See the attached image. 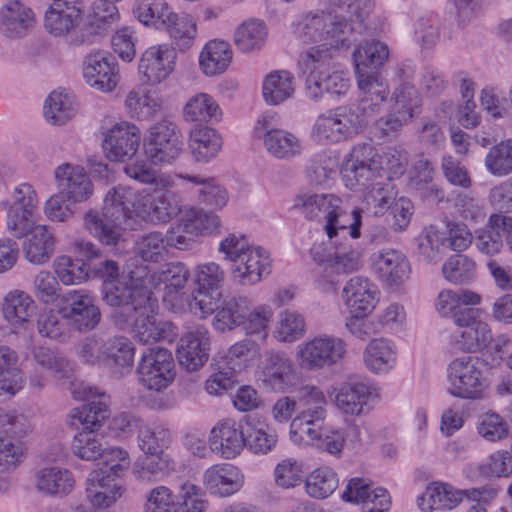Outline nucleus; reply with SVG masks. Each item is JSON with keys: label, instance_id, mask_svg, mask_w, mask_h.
<instances>
[{"label": "nucleus", "instance_id": "f257e3e1", "mask_svg": "<svg viewBox=\"0 0 512 512\" xmlns=\"http://www.w3.org/2000/svg\"><path fill=\"white\" fill-rule=\"evenodd\" d=\"M106 12L83 20L81 0H51L45 12L44 27L49 34L64 37L69 45H90L111 32L119 19L116 6L108 5Z\"/></svg>", "mask_w": 512, "mask_h": 512}, {"label": "nucleus", "instance_id": "f03ea898", "mask_svg": "<svg viewBox=\"0 0 512 512\" xmlns=\"http://www.w3.org/2000/svg\"><path fill=\"white\" fill-rule=\"evenodd\" d=\"M299 67L306 74L305 89L311 100L318 101L324 94L340 98L350 89L348 72L339 68L333 49L327 44L310 47L302 53Z\"/></svg>", "mask_w": 512, "mask_h": 512}, {"label": "nucleus", "instance_id": "7ed1b4c3", "mask_svg": "<svg viewBox=\"0 0 512 512\" xmlns=\"http://www.w3.org/2000/svg\"><path fill=\"white\" fill-rule=\"evenodd\" d=\"M407 166V153L395 147H381L376 150L369 143H360L350 153L344 177L355 186L367 187L376 177L392 179L404 174Z\"/></svg>", "mask_w": 512, "mask_h": 512}, {"label": "nucleus", "instance_id": "20e7f679", "mask_svg": "<svg viewBox=\"0 0 512 512\" xmlns=\"http://www.w3.org/2000/svg\"><path fill=\"white\" fill-rule=\"evenodd\" d=\"M87 402L71 411V426L78 430L72 441V452L82 460L94 461L103 453V438L96 433L108 417L109 396L88 389Z\"/></svg>", "mask_w": 512, "mask_h": 512}, {"label": "nucleus", "instance_id": "39448f33", "mask_svg": "<svg viewBox=\"0 0 512 512\" xmlns=\"http://www.w3.org/2000/svg\"><path fill=\"white\" fill-rule=\"evenodd\" d=\"M296 206L304 216L313 221H325L323 227L329 239L346 237L353 239L360 237L362 215L359 209L346 213L342 209V200L334 194L304 193L296 198Z\"/></svg>", "mask_w": 512, "mask_h": 512}, {"label": "nucleus", "instance_id": "423d86ee", "mask_svg": "<svg viewBox=\"0 0 512 512\" xmlns=\"http://www.w3.org/2000/svg\"><path fill=\"white\" fill-rule=\"evenodd\" d=\"M99 458L101 463L87 478L86 494L96 507H110L121 496L117 479L128 470L130 459L127 451L118 447L103 448Z\"/></svg>", "mask_w": 512, "mask_h": 512}, {"label": "nucleus", "instance_id": "0eeeda50", "mask_svg": "<svg viewBox=\"0 0 512 512\" xmlns=\"http://www.w3.org/2000/svg\"><path fill=\"white\" fill-rule=\"evenodd\" d=\"M219 252L232 262L234 280L253 285L271 272L269 255L261 247H252L243 235L230 234L220 242Z\"/></svg>", "mask_w": 512, "mask_h": 512}, {"label": "nucleus", "instance_id": "6e6552de", "mask_svg": "<svg viewBox=\"0 0 512 512\" xmlns=\"http://www.w3.org/2000/svg\"><path fill=\"white\" fill-rule=\"evenodd\" d=\"M154 292L148 288L145 275L138 276L132 272L128 279L106 281L103 285V300L109 306L115 307L112 313L113 323L121 330L127 328V323L133 312L138 309L141 298H150Z\"/></svg>", "mask_w": 512, "mask_h": 512}, {"label": "nucleus", "instance_id": "1a4fd4ad", "mask_svg": "<svg viewBox=\"0 0 512 512\" xmlns=\"http://www.w3.org/2000/svg\"><path fill=\"white\" fill-rule=\"evenodd\" d=\"M487 363L479 357L454 359L447 368L448 392L462 399H480L488 387Z\"/></svg>", "mask_w": 512, "mask_h": 512}, {"label": "nucleus", "instance_id": "9d476101", "mask_svg": "<svg viewBox=\"0 0 512 512\" xmlns=\"http://www.w3.org/2000/svg\"><path fill=\"white\" fill-rule=\"evenodd\" d=\"M363 121L354 106H339L316 118L312 136L319 143H339L358 134L363 127Z\"/></svg>", "mask_w": 512, "mask_h": 512}, {"label": "nucleus", "instance_id": "9b49d317", "mask_svg": "<svg viewBox=\"0 0 512 512\" xmlns=\"http://www.w3.org/2000/svg\"><path fill=\"white\" fill-rule=\"evenodd\" d=\"M189 276L188 268L181 262H172L162 270L145 273L148 288L152 292H162L164 307L175 313L182 312L192 301L184 292Z\"/></svg>", "mask_w": 512, "mask_h": 512}, {"label": "nucleus", "instance_id": "f8f14e48", "mask_svg": "<svg viewBox=\"0 0 512 512\" xmlns=\"http://www.w3.org/2000/svg\"><path fill=\"white\" fill-rule=\"evenodd\" d=\"M250 307L251 301L246 296L231 297L221 301L220 297L202 295L201 298H196L189 303V311L200 318L215 313L214 327L222 332L241 326Z\"/></svg>", "mask_w": 512, "mask_h": 512}, {"label": "nucleus", "instance_id": "ddd939ff", "mask_svg": "<svg viewBox=\"0 0 512 512\" xmlns=\"http://www.w3.org/2000/svg\"><path fill=\"white\" fill-rule=\"evenodd\" d=\"M141 304L133 312L127 329H130L134 338L147 344L157 341L171 342L177 336V327L170 321H158L155 314L158 310V300L153 295L150 298H141Z\"/></svg>", "mask_w": 512, "mask_h": 512}, {"label": "nucleus", "instance_id": "4468645a", "mask_svg": "<svg viewBox=\"0 0 512 512\" xmlns=\"http://www.w3.org/2000/svg\"><path fill=\"white\" fill-rule=\"evenodd\" d=\"M300 394L299 413L290 425V438L296 444H302L305 435H313L314 428L323 426L326 418L327 401L320 388L307 385Z\"/></svg>", "mask_w": 512, "mask_h": 512}, {"label": "nucleus", "instance_id": "2eb2a0df", "mask_svg": "<svg viewBox=\"0 0 512 512\" xmlns=\"http://www.w3.org/2000/svg\"><path fill=\"white\" fill-rule=\"evenodd\" d=\"M39 204L38 196L29 183H21L12 193V201L0 202V210L6 213L7 228L16 238H22L30 230Z\"/></svg>", "mask_w": 512, "mask_h": 512}, {"label": "nucleus", "instance_id": "dca6fc26", "mask_svg": "<svg viewBox=\"0 0 512 512\" xmlns=\"http://www.w3.org/2000/svg\"><path fill=\"white\" fill-rule=\"evenodd\" d=\"M146 146L153 163H173L182 151V133L172 118L164 117L149 128Z\"/></svg>", "mask_w": 512, "mask_h": 512}, {"label": "nucleus", "instance_id": "f3484780", "mask_svg": "<svg viewBox=\"0 0 512 512\" xmlns=\"http://www.w3.org/2000/svg\"><path fill=\"white\" fill-rule=\"evenodd\" d=\"M174 360L169 350L161 347L148 348L137 366L140 383L149 390L166 389L175 378Z\"/></svg>", "mask_w": 512, "mask_h": 512}, {"label": "nucleus", "instance_id": "a211bd4d", "mask_svg": "<svg viewBox=\"0 0 512 512\" xmlns=\"http://www.w3.org/2000/svg\"><path fill=\"white\" fill-rule=\"evenodd\" d=\"M164 190L139 195L136 216L153 224L167 223L181 211L180 196L170 189L168 180H161Z\"/></svg>", "mask_w": 512, "mask_h": 512}, {"label": "nucleus", "instance_id": "6ab92c4d", "mask_svg": "<svg viewBox=\"0 0 512 512\" xmlns=\"http://www.w3.org/2000/svg\"><path fill=\"white\" fill-rule=\"evenodd\" d=\"M345 353L346 346L340 338L321 335L302 343L297 355L301 367L318 370L337 363Z\"/></svg>", "mask_w": 512, "mask_h": 512}, {"label": "nucleus", "instance_id": "aec40b11", "mask_svg": "<svg viewBox=\"0 0 512 512\" xmlns=\"http://www.w3.org/2000/svg\"><path fill=\"white\" fill-rule=\"evenodd\" d=\"M140 142V129L133 123L121 121L107 130L103 149L109 160L124 162L137 153Z\"/></svg>", "mask_w": 512, "mask_h": 512}, {"label": "nucleus", "instance_id": "412c9836", "mask_svg": "<svg viewBox=\"0 0 512 512\" xmlns=\"http://www.w3.org/2000/svg\"><path fill=\"white\" fill-rule=\"evenodd\" d=\"M83 77L92 88L102 92L113 91L119 81L115 58L105 51L90 52L84 60Z\"/></svg>", "mask_w": 512, "mask_h": 512}, {"label": "nucleus", "instance_id": "4be33fe9", "mask_svg": "<svg viewBox=\"0 0 512 512\" xmlns=\"http://www.w3.org/2000/svg\"><path fill=\"white\" fill-rule=\"evenodd\" d=\"M62 312L67 323L80 332L93 330L101 320V312L94 298L83 290L68 294Z\"/></svg>", "mask_w": 512, "mask_h": 512}, {"label": "nucleus", "instance_id": "5701e85b", "mask_svg": "<svg viewBox=\"0 0 512 512\" xmlns=\"http://www.w3.org/2000/svg\"><path fill=\"white\" fill-rule=\"evenodd\" d=\"M176 57L175 49L166 44L146 49L138 67L143 83L156 85L165 80L175 68Z\"/></svg>", "mask_w": 512, "mask_h": 512}, {"label": "nucleus", "instance_id": "b1692460", "mask_svg": "<svg viewBox=\"0 0 512 512\" xmlns=\"http://www.w3.org/2000/svg\"><path fill=\"white\" fill-rule=\"evenodd\" d=\"M336 246V252L329 274L318 275L315 277V285L322 292H333L338 283L337 276L340 274H350L361 268V253L353 247L347 236L340 237Z\"/></svg>", "mask_w": 512, "mask_h": 512}, {"label": "nucleus", "instance_id": "393cba45", "mask_svg": "<svg viewBox=\"0 0 512 512\" xmlns=\"http://www.w3.org/2000/svg\"><path fill=\"white\" fill-rule=\"evenodd\" d=\"M268 118L258 119L255 132L263 138L264 147L274 158L290 160L299 156L302 152V143L293 133L278 128L268 127Z\"/></svg>", "mask_w": 512, "mask_h": 512}, {"label": "nucleus", "instance_id": "a878e982", "mask_svg": "<svg viewBox=\"0 0 512 512\" xmlns=\"http://www.w3.org/2000/svg\"><path fill=\"white\" fill-rule=\"evenodd\" d=\"M60 194L66 200L80 203L93 194V184L85 169L79 165L62 164L54 172Z\"/></svg>", "mask_w": 512, "mask_h": 512}, {"label": "nucleus", "instance_id": "bb28decb", "mask_svg": "<svg viewBox=\"0 0 512 512\" xmlns=\"http://www.w3.org/2000/svg\"><path fill=\"white\" fill-rule=\"evenodd\" d=\"M177 178L190 184L195 201L212 211L222 210L229 201L227 189L215 178L201 174H177Z\"/></svg>", "mask_w": 512, "mask_h": 512}, {"label": "nucleus", "instance_id": "cd10ccee", "mask_svg": "<svg viewBox=\"0 0 512 512\" xmlns=\"http://www.w3.org/2000/svg\"><path fill=\"white\" fill-rule=\"evenodd\" d=\"M372 269L378 279L389 286H399L410 275L407 257L396 249H383L371 256Z\"/></svg>", "mask_w": 512, "mask_h": 512}, {"label": "nucleus", "instance_id": "c85d7f7f", "mask_svg": "<svg viewBox=\"0 0 512 512\" xmlns=\"http://www.w3.org/2000/svg\"><path fill=\"white\" fill-rule=\"evenodd\" d=\"M209 332L203 327L183 335L177 345L176 357L179 364L187 371H196L209 357Z\"/></svg>", "mask_w": 512, "mask_h": 512}, {"label": "nucleus", "instance_id": "c756f323", "mask_svg": "<svg viewBox=\"0 0 512 512\" xmlns=\"http://www.w3.org/2000/svg\"><path fill=\"white\" fill-rule=\"evenodd\" d=\"M209 445L211 452L224 459H233L245 447V430L233 420H223L212 428Z\"/></svg>", "mask_w": 512, "mask_h": 512}, {"label": "nucleus", "instance_id": "7c9ffc66", "mask_svg": "<svg viewBox=\"0 0 512 512\" xmlns=\"http://www.w3.org/2000/svg\"><path fill=\"white\" fill-rule=\"evenodd\" d=\"M342 294L352 316H367L375 308L378 290L367 278L355 276L345 284Z\"/></svg>", "mask_w": 512, "mask_h": 512}, {"label": "nucleus", "instance_id": "2f4dec72", "mask_svg": "<svg viewBox=\"0 0 512 512\" xmlns=\"http://www.w3.org/2000/svg\"><path fill=\"white\" fill-rule=\"evenodd\" d=\"M203 484L210 494L229 497L237 493L244 484V475L229 463L216 464L206 469Z\"/></svg>", "mask_w": 512, "mask_h": 512}, {"label": "nucleus", "instance_id": "473e14b6", "mask_svg": "<svg viewBox=\"0 0 512 512\" xmlns=\"http://www.w3.org/2000/svg\"><path fill=\"white\" fill-rule=\"evenodd\" d=\"M139 195L131 188L117 186L108 190L102 208L106 216L114 218L129 229H134V216Z\"/></svg>", "mask_w": 512, "mask_h": 512}, {"label": "nucleus", "instance_id": "72a5a7b5", "mask_svg": "<svg viewBox=\"0 0 512 512\" xmlns=\"http://www.w3.org/2000/svg\"><path fill=\"white\" fill-rule=\"evenodd\" d=\"M84 228L101 244L116 247L125 241L124 234L129 227L108 217L102 211L89 210L83 217Z\"/></svg>", "mask_w": 512, "mask_h": 512}, {"label": "nucleus", "instance_id": "f704fd0d", "mask_svg": "<svg viewBox=\"0 0 512 512\" xmlns=\"http://www.w3.org/2000/svg\"><path fill=\"white\" fill-rule=\"evenodd\" d=\"M32 9L19 0H8L0 9V31L9 38H21L33 27Z\"/></svg>", "mask_w": 512, "mask_h": 512}, {"label": "nucleus", "instance_id": "c9c22d12", "mask_svg": "<svg viewBox=\"0 0 512 512\" xmlns=\"http://www.w3.org/2000/svg\"><path fill=\"white\" fill-rule=\"evenodd\" d=\"M293 365L286 353L270 350L265 353L261 380L273 391H284L291 382Z\"/></svg>", "mask_w": 512, "mask_h": 512}, {"label": "nucleus", "instance_id": "e433bc0d", "mask_svg": "<svg viewBox=\"0 0 512 512\" xmlns=\"http://www.w3.org/2000/svg\"><path fill=\"white\" fill-rule=\"evenodd\" d=\"M74 484L72 473L57 466L40 468L33 475V486L43 496H65Z\"/></svg>", "mask_w": 512, "mask_h": 512}, {"label": "nucleus", "instance_id": "4c0bfd02", "mask_svg": "<svg viewBox=\"0 0 512 512\" xmlns=\"http://www.w3.org/2000/svg\"><path fill=\"white\" fill-rule=\"evenodd\" d=\"M376 396L377 390L369 382L351 381L340 387L335 404L345 414L360 415L368 401Z\"/></svg>", "mask_w": 512, "mask_h": 512}, {"label": "nucleus", "instance_id": "58836bf2", "mask_svg": "<svg viewBox=\"0 0 512 512\" xmlns=\"http://www.w3.org/2000/svg\"><path fill=\"white\" fill-rule=\"evenodd\" d=\"M28 236L23 243V251L28 262L42 265L48 262L54 252V236L45 225L31 223L30 230L24 235Z\"/></svg>", "mask_w": 512, "mask_h": 512}, {"label": "nucleus", "instance_id": "ea45409f", "mask_svg": "<svg viewBox=\"0 0 512 512\" xmlns=\"http://www.w3.org/2000/svg\"><path fill=\"white\" fill-rule=\"evenodd\" d=\"M135 349L126 337L118 336L106 339L105 368L116 376L123 377L132 370Z\"/></svg>", "mask_w": 512, "mask_h": 512}, {"label": "nucleus", "instance_id": "a19ab883", "mask_svg": "<svg viewBox=\"0 0 512 512\" xmlns=\"http://www.w3.org/2000/svg\"><path fill=\"white\" fill-rule=\"evenodd\" d=\"M313 435H305L302 444H310L317 449L331 455H339L344 447L345 437H352L359 441L360 429L356 425L349 426L344 433L341 430L327 429L323 426L315 427Z\"/></svg>", "mask_w": 512, "mask_h": 512}, {"label": "nucleus", "instance_id": "79ce46f5", "mask_svg": "<svg viewBox=\"0 0 512 512\" xmlns=\"http://www.w3.org/2000/svg\"><path fill=\"white\" fill-rule=\"evenodd\" d=\"M294 92L295 78L287 70H274L263 80L262 95L268 105H279L291 98Z\"/></svg>", "mask_w": 512, "mask_h": 512}, {"label": "nucleus", "instance_id": "37998d69", "mask_svg": "<svg viewBox=\"0 0 512 512\" xmlns=\"http://www.w3.org/2000/svg\"><path fill=\"white\" fill-rule=\"evenodd\" d=\"M189 147L195 161L206 163L219 153L222 139L214 129L198 125L190 131Z\"/></svg>", "mask_w": 512, "mask_h": 512}, {"label": "nucleus", "instance_id": "c03bdc74", "mask_svg": "<svg viewBox=\"0 0 512 512\" xmlns=\"http://www.w3.org/2000/svg\"><path fill=\"white\" fill-rule=\"evenodd\" d=\"M23 387V376L18 367L17 353L0 346V396L12 397Z\"/></svg>", "mask_w": 512, "mask_h": 512}, {"label": "nucleus", "instance_id": "a18cd8bd", "mask_svg": "<svg viewBox=\"0 0 512 512\" xmlns=\"http://www.w3.org/2000/svg\"><path fill=\"white\" fill-rule=\"evenodd\" d=\"M366 367L373 373L389 372L396 363V350L393 343L380 338L370 341L363 353Z\"/></svg>", "mask_w": 512, "mask_h": 512}, {"label": "nucleus", "instance_id": "49530a36", "mask_svg": "<svg viewBox=\"0 0 512 512\" xmlns=\"http://www.w3.org/2000/svg\"><path fill=\"white\" fill-rule=\"evenodd\" d=\"M37 306L29 294L21 290L10 291L3 301L4 318L11 325H22L36 313Z\"/></svg>", "mask_w": 512, "mask_h": 512}, {"label": "nucleus", "instance_id": "de8ad7c7", "mask_svg": "<svg viewBox=\"0 0 512 512\" xmlns=\"http://www.w3.org/2000/svg\"><path fill=\"white\" fill-rule=\"evenodd\" d=\"M174 469V461L167 453L144 454L138 457L133 473L142 482L158 481Z\"/></svg>", "mask_w": 512, "mask_h": 512}, {"label": "nucleus", "instance_id": "09e8293b", "mask_svg": "<svg viewBox=\"0 0 512 512\" xmlns=\"http://www.w3.org/2000/svg\"><path fill=\"white\" fill-rule=\"evenodd\" d=\"M232 59V51L228 42L222 40L209 41L202 49L199 64L208 76L223 73Z\"/></svg>", "mask_w": 512, "mask_h": 512}, {"label": "nucleus", "instance_id": "8fccbe9b", "mask_svg": "<svg viewBox=\"0 0 512 512\" xmlns=\"http://www.w3.org/2000/svg\"><path fill=\"white\" fill-rule=\"evenodd\" d=\"M389 57L388 46L378 40L365 43L353 52L356 73L379 71Z\"/></svg>", "mask_w": 512, "mask_h": 512}, {"label": "nucleus", "instance_id": "3c124183", "mask_svg": "<svg viewBox=\"0 0 512 512\" xmlns=\"http://www.w3.org/2000/svg\"><path fill=\"white\" fill-rule=\"evenodd\" d=\"M133 14L145 26L162 29L173 11L165 0H135Z\"/></svg>", "mask_w": 512, "mask_h": 512}, {"label": "nucleus", "instance_id": "603ef678", "mask_svg": "<svg viewBox=\"0 0 512 512\" xmlns=\"http://www.w3.org/2000/svg\"><path fill=\"white\" fill-rule=\"evenodd\" d=\"M268 36V30L263 21L249 19L243 22L234 33V43L242 52H252L262 49Z\"/></svg>", "mask_w": 512, "mask_h": 512}, {"label": "nucleus", "instance_id": "864d4df0", "mask_svg": "<svg viewBox=\"0 0 512 512\" xmlns=\"http://www.w3.org/2000/svg\"><path fill=\"white\" fill-rule=\"evenodd\" d=\"M491 340L492 333L489 325L479 323L476 326L464 327L454 336L452 346L462 352L475 353L485 349Z\"/></svg>", "mask_w": 512, "mask_h": 512}, {"label": "nucleus", "instance_id": "5fc2aeb1", "mask_svg": "<svg viewBox=\"0 0 512 512\" xmlns=\"http://www.w3.org/2000/svg\"><path fill=\"white\" fill-rule=\"evenodd\" d=\"M327 25L324 30V43L327 44L328 48L333 49V56L341 48H349L355 28L352 24L348 23L347 19L342 16H330L326 15Z\"/></svg>", "mask_w": 512, "mask_h": 512}, {"label": "nucleus", "instance_id": "6e6d98bb", "mask_svg": "<svg viewBox=\"0 0 512 512\" xmlns=\"http://www.w3.org/2000/svg\"><path fill=\"white\" fill-rule=\"evenodd\" d=\"M225 280V272L219 264L208 262L200 264L196 269V283L198 285V296L192 298H201L202 295L209 297H220L219 289Z\"/></svg>", "mask_w": 512, "mask_h": 512}, {"label": "nucleus", "instance_id": "4d7b16f0", "mask_svg": "<svg viewBox=\"0 0 512 512\" xmlns=\"http://www.w3.org/2000/svg\"><path fill=\"white\" fill-rule=\"evenodd\" d=\"M220 108L212 96L200 93L193 96L184 107V117L191 122L218 121Z\"/></svg>", "mask_w": 512, "mask_h": 512}, {"label": "nucleus", "instance_id": "13d9d810", "mask_svg": "<svg viewBox=\"0 0 512 512\" xmlns=\"http://www.w3.org/2000/svg\"><path fill=\"white\" fill-rule=\"evenodd\" d=\"M56 276L64 285H72L85 281L91 273V264L83 259H72L69 256H58L53 263Z\"/></svg>", "mask_w": 512, "mask_h": 512}, {"label": "nucleus", "instance_id": "bf43d9fd", "mask_svg": "<svg viewBox=\"0 0 512 512\" xmlns=\"http://www.w3.org/2000/svg\"><path fill=\"white\" fill-rule=\"evenodd\" d=\"M43 109L45 119L53 125L64 124L75 113L72 97L62 91L51 92L44 102Z\"/></svg>", "mask_w": 512, "mask_h": 512}, {"label": "nucleus", "instance_id": "052dcab7", "mask_svg": "<svg viewBox=\"0 0 512 512\" xmlns=\"http://www.w3.org/2000/svg\"><path fill=\"white\" fill-rule=\"evenodd\" d=\"M184 217L185 227L191 236H212L220 233L221 220L212 210L193 209Z\"/></svg>", "mask_w": 512, "mask_h": 512}, {"label": "nucleus", "instance_id": "680f3d73", "mask_svg": "<svg viewBox=\"0 0 512 512\" xmlns=\"http://www.w3.org/2000/svg\"><path fill=\"white\" fill-rule=\"evenodd\" d=\"M425 498L429 510H451L462 501V493L449 484L435 482L426 488L421 499Z\"/></svg>", "mask_w": 512, "mask_h": 512}, {"label": "nucleus", "instance_id": "e2e57ef3", "mask_svg": "<svg viewBox=\"0 0 512 512\" xmlns=\"http://www.w3.org/2000/svg\"><path fill=\"white\" fill-rule=\"evenodd\" d=\"M162 29L168 32L179 49L190 47L197 33L196 23L190 15H178L174 12L169 19V23L165 24Z\"/></svg>", "mask_w": 512, "mask_h": 512}, {"label": "nucleus", "instance_id": "0e129e2a", "mask_svg": "<svg viewBox=\"0 0 512 512\" xmlns=\"http://www.w3.org/2000/svg\"><path fill=\"white\" fill-rule=\"evenodd\" d=\"M484 164L494 176L502 177L512 173V139L493 145L485 156Z\"/></svg>", "mask_w": 512, "mask_h": 512}, {"label": "nucleus", "instance_id": "69168bd1", "mask_svg": "<svg viewBox=\"0 0 512 512\" xmlns=\"http://www.w3.org/2000/svg\"><path fill=\"white\" fill-rule=\"evenodd\" d=\"M475 271V262L463 254L450 256L442 266L444 278L456 285L471 282L475 277Z\"/></svg>", "mask_w": 512, "mask_h": 512}, {"label": "nucleus", "instance_id": "338daca9", "mask_svg": "<svg viewBox=\"0 0 512 512\" xmlns=\"http://www.w3.org/2000/svg\"><path fill=\"white\" fill-rule=\"evenodd\" d=\"M134 251L145 262H161L167 253L164 235L153 231L140 236L135 241Z\"/></svg>", "mask_w": 512, "mask_h": 512}, {"label": "nucleus", "instance_id": "774afa93", "mask_svg": "<svg viewBox=\"0 0 512 512\" xmlns=\"http://www.w3.org/2000/svg\"><path fill=\"white\" fill-rule=\"evenodd\" d=\"M208 501L202 489L190 482L181 485V492L174 503L173 512H206Z\"/></svg>", "mask_w": 512, "mask_h": 512}]
</instances>
